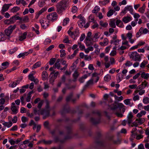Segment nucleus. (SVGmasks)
Wrapping results in <instances>:
<instances>
[{
  "mask_svg": "<svg viewBox=\"0 0 149 149\" xmlns=\"http://www.w3.org/2000/svg\"><path fill=\"white\" fill-rule=\"evenodd\" d=\"M99 74L96 72H95L92 75V78L91 79H93V80L95 82H97L99 79V77L98 76Z\"/></svg>",
  "mask_w": 149,
  "mask_h": 149,
  "instance_id": "obj_11",
  "label": "nucleus"
},
{
  "mask_svg": "<svg viewBox=\"0 0 149 149\" xmlns=\"http://www.w3.org/2000/svg\"><path fill=\"white\" fill-rule=\"evenodd\" d=\"M132 63L129 61H127L125 64V65L126 66L129 67L132 65Z\"/></svg>",
  "mask_w": 149,
  "mask_h": 149,
  "instance_id": "obj_58",
  "label": "nucleus"
},
{
  "mask_svg": "<svg viewBox=\"0 0 149 149\" xmlns=\"http://www.w3.org/2000/svg\"><path fill=\"white\" fill-rule=\"evenodd\" d=\"M5 35L7 36H9V27H8L7 29H5L4 31Z\"/></svg>",
  "mask_w": 149,
  "mask_h": 149,
  "instance_id": "obj_42",
  "label": "nucleus"
},
{
  "mask_svg": "<svg viewBox=\"0 0 149 149\" xmlns=\"http://www.w3.org/2000/svg\"><path fill=\"white\" fill-rule=\"evenodd\" d=\"M56 59L55 58H51L49 61V64L50 65H53L55 62Z\"/></svg>",
  "mask_w": 149,
  "mask_h": 149,
  "instance_id": "obj_48",
  "label": "nucleus"
},
{
  "mask_svg": "<svg viewBox=\"0 0 149 149\" xmlns=\"http://www.w3.org/2000/svg\"><path fill=\"white\" fill-rule=\"evenodd\" d=\"M62 64L63 65H65V66L63 68H60V70H65L68 66V64L66 63V61H63Z\"/></svg>",
  "mask_w": 149,
  "mask_h": 149,
  "instance_id": "obj_23",
  "label": "nucleus"
},
{
  "mask_svg": "<svg viewBox=\"0 0 149 149\" xmlns=\"http://www.w3.org/2000/svg\"><path fill=\"white\" fill-rule=\"evenodd\" d=\"M48 74L46 71H43L42 74V78L43 80L45 81L47 79Z\"/></svg>",
  "mask_w": 149,
  "mask_h": 149,
  "instance_id": "obj_16",
  "label": "nucleus"
},
{
  "mask_svg": "<svg viewBox=\"0 0 149 149\" xmlns=\"http://www.w3.org/2000/svg\"><path fill=\"white\" fill-rule=\"evenodd\" d=\"M141 77L144 79H148L149 78V74L146 73L145 72H142L141 74Z\"/></svg>",
  "mask_w": 149,
  "mask_h": 149,
  "instance_id": "obj_20",
  "label": "nucleus"
},
{
  "mask_svg": "<svg viewBox=\"0 0 149 149\" xmlns=\"http://www.w3.org/2000/svg\"><path fill=\"white\" fill-rule=\"evenodd\" d=\"M9 65V63L7 61H6L2 63L1 64V66L4 70L8 67Z\"/></svg>",
  "mask_w": 149,
  "mask_h": 149,
  "instance_id": "obj_27",
  "label": "nucleus"
},
{
  "mask_svg": "<svg viewBox=\"0 0 149 149\" xmlns=\"http://www.w3.org/2000/svg\"><path fill=\"white\" fill-rule=\"evenodd\" d=\"M116 104H114L113 107H112L111 109L112 110H114L117 108L118 107V106L117 105V103H116Z\"/></svg>",
  "mask_w": 149,
  "mask_h": 149,
  "instance_id": "obj_61",
  "label": "nucleus"
},
{
  "mask_svg": "<svg viewBox=\"0 0 149 149\" xmlns=\"http://www.w3.org/2000/svg\"><path fill=\"white\" fill-rule=\"evenodd\" d=\"M6 37L2 32H0V41H3L6 39Z\"/></svg>",
  "mask_w": 149,
  "mask_h": 149,
  "instance_id": "obj_28",
  "label": "nucleus"
},
{
  "mask_svg": "<svg viewBox=\"0 0 149 149\" xmlns=\"http://www.w3.org/2000/svg\"><path fill=\"white\" fill-rule=\"evenodd\" d=\"M93 79H91L90 80L88 81L86 84L85 85L86 87H87L88 86L92 85L93 84Z\"/></svg>",
  "mask_w": 149,
  "mask_h": 149,
  "instance_id": "obj_24",
  "label": "nucleus"
},
{
  "mask_svg": "<svg viewBox=\"0 0 149 149\" xmlns=\"http://www.w3.org/2000/svg\"><path fill=\"white\" fill-rule=\"evenodd\" d=\"M111 79V76L108 74L107 75L104 77V80L107 81H110Z\"/></svg>",
  "mask_w": 149,
  "mask_h": 149,
  "instance_id": "obj_43",
  "label": "nucleus"
},
{
  "mask_svg": "<svg viewBox=\"0 0 149 149\" xmlns=\"http://www.w3.org/2000/svg\"><path fill=\"white\" fill-rule=\"evenodd\" d=\"M9 8V4H4L2 8V9L1 11L2 14H4V13L7 11Z\"/></svg>",
  "mask_w": 149,
  "mask_h": 149,
  "instance_id": "obj_10",
  "label": "nucleus"
},
{
  "mask_svg": "<svg viewBox=\"0 0 149 149\" xmlns=\"http://www.w3.org/2000/svg\"><path fill=\"white\" fill-rule=\"evenodd\" d=\"M73 96V93H71L66 97V100L67 102H69L71 100V98Z\"/></svg>",
  "mask_w": 149,
  "mask_h": 149,
  "instance_id": "obj_39",
  "label": "nucleus"
},
{
  "mask_svg": "<svg viewBox=\"0 0 149 149\" xmlns=\"http://www.w3.org/2000/svg\"><path fill=\"white\" fill-rule=\"evenodd\" d=\"M42 27L44 29H46L49 26V21H48L45 19H42L40 20Z\"/></svg>",
  "mask_w": 149,
  "mask_h": 149,
  "instance_id": "obj_5",
  "label": "nucleus"
},
{
  "mask_svg": "<svg viewBox=\"0 0 149 149\" xmlns=\"http://www.w3.org/2000/svg\"><path fill=\"white\" fill-rule=\"evenodd\" d=\"M1 123H2V124L5 127H9V121L7 122H5L4 121L1 120Z\"/></svg>",
  "mask_w": 149,
  "mask_h": 149,
  "instance_id": "obj_36",
  "label": "nucleus"
},
{
  "mask_svg": "<svg viewBox=\"0 0 149 149\" xmlns=\"http://www.w3.org/2000/svg\"><path fill=\"white\" fill-rule=\"evenodd\" d=\"M136 120L138 121V123L141 124L144 122L145 119L143 118H139L138 119H136Z\"/></svg>",
  "mask_w": 149,
  "mask_h": 149,
  "instance_id": "obj_30",
  "label": "nucleus"
},
{
  "mask_svg": "<svg viewBox=\"0 0 149 149\" xmlns=\"http://www.w3.org/2000/svg\"><path fill=\"white\" fill-rule=\"evenodd\" d=\"M43 101H41L40 102L38 105V108H35L34 109V113L35 115L40 114L44 115L43 118L45 119L49 116L50 110L49 109H41V108L43 104Z\"/></svg>",
  "mask_w": 149,
  "mask_h": 149,
  "instance_id": "obj_1",
  "label": "nucleus"
},
{
  "mask_svg": "<svg viewBox=\"0 0 149 149\" xmlns=\"http://www.w3.org/2000/svg\"><path fill=\"white\" fill-rule=\"evenodd\" d=\"M74 39L77 37L79 34V31L77 29H76L74 32Z\"/></svg>",
  "mask_w": 149,
  "mask_h": 149,
  "instance_id": "obj_44",
  "label": "nucleus"
},
{
  "mask_svg": "<svg viewBox=\"0 0 149 149\" xmlns=\"http://www.w3.org/2000/svg\"><path fill=\"white\" fill-rule=\"evenodd\" d=\"M56 7L57 8L56 11L58 14H61L65 9L62 8L57 4L56 6Z\"/></svg>",
  "mask_w": 149,
  "mask_h": 149,
  "instance_id": "obj_13",
  "label": "nucleus"
},
{
  "mask_svg": "<svg viewBox=\"0 0 149 149\" xmlns=\"http://www.w3.org/2000/svg\"><path fill=\"white\" fill-rule=\"evenodd\" d=\"M19 8L17 6L13 7L11 10V11L13 13L16 12L19 10Z\"/></svg>",
  "mask_w": 149,
  "mask_h": 149,
  "instance_id": "obj_37",
  "label": "nucleus"
},
{
  "mask_svg": "<svg viewBox=\"0 0 149 149\" xmlns=\"http://www.w3.org/2000/svg\"><path fill=\"white\" fill-rule=\"evenodd\" d=\"M49 124V122L47 121L45 122L44 123V125L45 127L47 128H49V127H48Z\"/></svg>",
  "mask_w": 149,
  "mask_h": 149,
  "instance_id": "obj_62",
  "label": "nucleus"
},
{
  "mask_svg": "<svg viewBox=\"0 0 149 149\" xmlns=\"http://www.w3.org/2000/svg\"><path fill=\"white\" fill-rule=\"evenodd\" d=\"M78 51L79 49H78L75 50L73 54L71 55H68V56L67 57V59H73L76 56V54L78 53Z\"/></svg>",
  "mask_w": 149,
  "mask_h": 149,
  "instance_id": "obj_14",
  "label": "nucleus"
},
{
  "mask_svg": "<svg viewBox=\"0 0 149 149\" xmlns=\"http://www.w3.org/2000/svg\"><path fill=\"white\" fill-rule=\"evenodd\" d=\"M109 25L111 27L113 28H115L116 27L115 22L114 21H111Z\"/></svg>",
  "mask_w": 149,
  "mask_h": 149,
  "instance_id": "obj_53",
  "label": "nucleus"
},
{
  "mask_svg": "<svg viewBox=\"0 0 149 149\" xmlns=\"http://www.w3.org/2000/svg\"><path fill=\"white\" fill-rule=\"evenodd\" d=\"M41 65V63L40 62H38L35 63L33 66L32 69L34 70L37 68L39 67Z\"/></svg>",
  "mask_w": 149,
  "mask_h": 149,
  "instance_id": "obj_26",
  "label": "nucleus"
},
{
  "mask_svg": "<svg viewBox=\"0 0 149 149\" xmlns=\"http://www.w3.org/2000/svg\"><path fill=\"white\" fill-rule=\"evenodd\" d=\"M63 42L65 43H69V40L68 36H65V38L63 40Z\"/></svg>",
  "mask_w": 149,
  "mask_h": 149,
  "instance_id": "obj_56",
  "label": "nucleus"
},
{
  "mask_svg": "<svg viewBox=\"0 0 149 149\" xmlns=\"http://www.w3.org/2000/svg\"><path fill=\"white\" fill-rule=\"evenodd\" d=\"M146 113V112L144 111H141L140 113H138L136 116L138 117H140L143 115H145Z\"/></svg>",
  "mask_w": 149,
  "mask_h": 149,
  "instance_id": "obj_31",
  "label": "nucleus"
},
{
  "mask_svg": "<svg viewBox=\"0 0 149 149\" xmlns=\"http://www.w3.org/2000/svg\"><path fill=\"white\" fill-rule=\"evenodd\" d=\"M132 17L130 16H125L123 17L122 21L125 23H127L132 20Z\"/></svg>",
  "mask_w": 149,
  "mask_h": 149,
  "instance_id": "obj_15",
  "label": "nucleus"
},
{
  "mask_svg": "<svg viewBox=\"0 0 149 149\" xmlns=\"http://www.w3.org/2000/svg\"><path fill=\"white\" fill-rule=\"evenodd\" d=\"M133 116L132 112H130L127 117V121L129 124H130L133 121Z\"/></svg>",
  "mask_w": 149,
  "mask_h": 149,
  "instance_id": "obj_12",
  "label": "nucleus"
},
{
  "mask_svg": "<svg viewBox=\"0 0 149 149\" xmlns=\"http://www.w3.org/2000/svg\"><path fill=\"white\" fill-rule=\"evenodd\" d=\"M78 22L79 25V24H81L82 26H83V24L85 23V20L84 17L81 19Z\"/></svg>",
  "mask_w": 149,
  "mask_h": 149,
  "instance_id": "obj_40",
  "label": "nucleus"
},
{
  "mask_svg": "<svg viewBox=\"0 0 149 149\" xmlns=\"http://www.w3.org/2000/svg\"><path fill=\"white\" fill-rule=\"evenodd\" d=\"M79 75L78 72L77 71H75L73 74V77L74 79L73 80L74 81H76V79L78 77Z\"/></svg>",
  "mask_w": 149,
  "mask_h": 149,
  "instance_id": "obj_33",
  "label": "nucleus"
},
{
  "mask_svg": "<svg viewBox=\"0 0 149 149\" xmlns=\"http://www.w3.org/2000/svg\"><path fill=\"white\" fill-rule=\"evenodd\" d=\"M29 54L28 52H24L23 53H21L18 56V57L19 58H20L23 56H25V55L26 56Z\"/></svg>",
  "mask_w": 149,
  "mask_h": 149,
  "instance_id": "obj_35",
  "label": "nucleus"
},
{
  "mask_svg": "<svg viewBox=\"0 0 149 149\" xmlns=\"http://www.w3.org/2000/svg\"><path fill=\"white\" fill-rule=\"evenodd\" d=\"M133 10L132 6H129L125 8L124 10L122 11V13L125 14L127 11H129L131 14H132Z\"/></svg>",
  "mask_w": 149,
  "mask_h": 149,
  "instance_id": "obj_8",
  "label": "nucleus"
},
{
  "mask_svg": "<svg viewBox=\"0 0 149 149\" xmlns=\"http://www.w3.org/2000/svg\"><path fill=\"white\" fill-rule=\"evenodd\" d=\"M100 8L98 6H96L95 7L94 9L92 10V13H97L100 10Z\"/></svg>",
  "mask_w": 149,
  "mask_h": 149,
  "instance_id": "obj_34",
  "label": "nucleus"
},
{
  "mask_svg": "<svg viewBox=\"0 0 149 149\" xmlns=\"http://www.w3.org/2000/svg\"><path fill=\"white\" fill-rule=\"evenodd\" d=\"M129 87L131 89H134L136 88L137 87V85L136 84L130 85L129 86Z\"/></svg>",
  "mask_w": 149,
  "mask_h": 149,
  "instance_id": "obj_59",
  "label": "nucleus"
},
{
  "mask_svg": "<svg viewBox=\"0 0 149 149\" xmlns=\"http://www.w3.org/2000/svg\"><path fill=\"white\" fill-rule=\"evenodd\" d=\"M28 77L29 79L31 81H33V79H35L33 74H29L28 76Z\"/></svg>",
  "mask_w": 149,
  "mask_h": 149,
  "instance_id": "obj_57",
  "label": "nucleus"
},
{
  "mask_svg": "<svg viewBox=\"0 0 149 149\" xmlns=\"http://www.w3.org/2000/svg\"><path fill=\"white\" fill-rule=\"evenodd\" d=\"M21 120H22V121L24 123H25L26 122H27L28 121V119L27 118L25 117V116H22V117Z\"/></svg>",
  "mask_w": 149,
  "mask_h": 149,
  "instance_id": "obj_60",
  "label": "nucleus"
},
{
  "mask_svg": "<svg viewBox=\"0 0 149 149\" xmlns=\"http://www.w3.org/2000/svg\"><path fill=\"white\" fill-rule=\"evenodd\" d=\"M68 0H62L57 4L66 9L67 7V2Z\"/></svg>",
  "mask_w": 149,
  "mask_h": 149,
  "instance_id": "obj_7",
  "label": "nucleus"
},
{
  "mask_svg": "<svg viewBox=\"0 0 149 149\" xmlns=\"http://www.w3.org/2000/svg\"><path fill=\"white\" fill-rule=\"evenodd\" d=\"M16 28V25H14L13 26H10V34Z\"/></svg>",
  "mask_w": 149,
  "mask_h": 149,
  "instance_id": "obj_55",
  "label": "nucleus"
},
{
  "mask_svg": "<svg viewBox=\"0 0 149 149\" xmlns=\"http://www.w3.org/2000/svg\"><path fill=\"white\" fill-rule=\"evenodd\" d=\"M29 20V18L27 16H25L24 18L23 19H22V20L23 22H28Z\"/></svg>",
  "mask_w": 149,
  "mask_h": 149,
  "instance_id": "obj_52",
  "label": "nucleus"
},
{
  "mask_svg": "<svg viewBox=\"0 0 149 149\" xmlns=\"http://www.w3.org/2000/svg\"><path fill=\"white\" fill-rule=\"evenodd\" d=\"M11 110L13 114H16L18 112L17 108L15 106H11Z\"/></svg>",
  "mask_w": 149,
  "mask_h": 149,
  "instance_id": "obj_22",
  "label": "nucleus"
},
{
  "mask_svg": "<svg viewBox=\"0 0 149 149\" xmlns=\"http://www.w3.org/2000/svg\"><path fill=\"white\" fill-rule=\"evenodd\" d=\"M78 8L75 6H73L72 9V12L73 13H76L77 11Z\"/></svg>",
  "mask_w": 149,
  "mask_h": 149,
  "instance_id": "obj_50",
  "label": "nucleus"
},
{
  "mask_svg": "<svg viewBox=\"0 0 149 149\" xmlns=\"http://www.w3.org/2000/svg\"><path fill=\"white\" fill-rule=\"evenodd\" d=\"M146 8V6L145 4L143 5V6L140 8L139 10V11L140 13H144L145 11V9Z\"/></svg>",
  "mask_w": 149,
  "mask_h": 149,
  "instance_id": "obj_32",
  "label": "nucleus"
},
{
  "mask_svg": "<svg viewBox=\"0 0 149 149\" xmlns=\"http://www.w3.org/2000/svg\"><path fill=\"white\" fill-rule=\"evenodd\" d=\"M108 39L107 38H105L104 40V41L100 42V44L102 46L106 45L108 44Z\"/></svg>",
  "mask_w": 149,
  "mask_h": 149,
  "instance_id": "obj_25",
  "label": "nucleus"
},
{
  "mask_svg": "<svg viewBox=\"0 0 149 149\" xmlns=\"http://www.w3.org/2000/svg\"><path fill=\"white\" fill-rule=\"evenodd\" d=\"M85 40L86 44L87 46L92 45L93 42L96 41V40H94L93 38H92L91 37H86Z\"/></svg>",
  "mask_w": 149,
  "mask_h": 149,
  "instance_id": "obj_4",
  "label": "nucleus"
},
{
  "mask_svg": "<svg viewBox=\"0 0 149 149\" xmlns=\"http://www.w3.org/2000/svg\"><path fill=\"white\" fill-rule=\"evenodd\" d=\"M93 50V47L90 46L86 49H85L84 51L86 53H88L90 51H92Z\"/></svg>",
  "mask_w": 149,
  "mask_h": 149,
  "instance_id": "obj_29",
  "label": "nucleus"
},
{
  "mask_svg": "<svg viewBox=\"0 0 149 149\" xmlns=\"http://www.w3.org/2000/svg\"><path fill=\"white\" fill-rule=\"evenodd\" d=\"M87 74H85L79 79V81L80 83H83L84 82L85 79L88 77Z\"/></svg>",
  "mask_w": 149,
  "mask_h": 149,
  "instance_id": "obj_18",
  "label": "nucleus"
},
{
  "mask_svg": "<svg viewBox=\"0 0 149 149\" xmlns=\"http://www.w3.org/2000/svg\"><path fill=\"white\" fill-rule=\"evenodd\" d=\"M27 34V32H25L24 33L21 34L19 37V40L20 41H22L25 39Z\"/></svg>",
  "mask_w": 149,
  "mask_h": 149,
  "instance_id": "obj_21",
  "label": "nucleus"
},
{
  "mask_svg": "<svg viewBox=\"0 0 149 149\" xmlns=\"http://www.w3.org/2000/svg\"><path fill=\"white\" fill-rule=\"evenodd\" d=\"M69 21V19L68 18H65L63 21V26L66 25Z\"/></svg>",
  "mask_w": 149,
  "mask_h": 149,
  "instance_id": "obj_41",
  "label": "nucleus"
},
{
  "mask_svg": "<svg viewBox=\"0 0 149 149\" xmlns=\"http://www.w3.org/2000/svg\"><path fill=\"white\" fill-rule=\"evenodd\" d=\"M115 12V11L113 10H110L107 13V15L108 17H110L112 15L113 13Z\"/></svg>",
  "mask_w": 149,
  "mask_h": 149,
  "instance_id": "obj_45",
  "label": "nucleus"
},
{
  "mask_svg": "<svg viewBox=\"0 0 149 149\" xmlns=\"http://www.w3.org/2000/svg\"><path fill=\"white\" fill-rule=\"evenodd\" d=\"M97 113L99 116L97 118L95 119L93 118H91V121L94 124H96L99 123L100 122V113L99 112Z\"/></svg>",
  "mask_w": 149,
  "mask_h": 149,
  "instance_id": "obj_6",
  "label": "nucleus"
},
{
  "mask_svg": "<svg viewBox=\"0 0 149 149\" xmlns=\"http://www.w3.org/2000/svg\"><path fill=\"white\" fill-rule=\"evenodd\" d=\"M22 20V18L19 16L14 15L10 18V24H13L15 22L16 20Z\"/></svg>",
  "mask_w": 149,
  "mask_h": 149,
  "instance_id": "obj_9",
  "label": "nucleus"
},
{
  "mask_svg": "<svg viewBox=\"0 0 149 149\" xmlns=\"http://www.w3.org/2000/svg\"><path fill=\"white\" fill-rule=\"evenodd\" d=\"M85 34L83 33L82 34L80 38V41H82L85 38Z\"/></svg>",
  "mask_w": 149,
  "mask_h": 149,
  "instance_id": "obj_64",
  "label": "nucleus"
},
{
  "mask_svg": "<svg viewBox=\"0 0 149 149\" xmlns=\"http://www.w3.org/2000/svg\"><path fill=\"white\" fill-rule=\"evenodd\" d=\"M100 25L103 27H106L108 25V23L107 22H104L102 21H100Z\"/></svg>",
  "mask_w": 149,
  "mask_h": 149,
  "instance_id": "obj_49",
  "label": "nucleus"
},
{
  "mask_svg": "<svg viewBox=\"0 0 149 149\" xmlns=\"http://www.w3.org/2000/svg\"><path fill=\"white\" fill-rule=\"evenodd\" d=\"M60 51L61 53L60 56L61 57H62L64 56H65L66 55V53L65 52V51L64 50L62 49H61Z\"/></svg>",
  "mask_w": 149,
  "mask_h": 149,
  "instance_id": "obj_46",
  "label": "nucleus"
},
{
  "mask_svg": "<svg viewBox=\"0 0 149 149\" xmlns=\"http://www.w3.org/2000/svg\"><path fill=\"white\" fill-rule=\"evenodd\" d=\"M117 75V77L116 80L118 81V82H119L121 81L122 79H123V75L120 73H118Z\"/></svg>",
  "mask_w": 149,
  "mask_h": 149,
  "instance_id": "obj_19",
  "label": "nucleus"
},
{
  "mask_svg": "<svg viewBox=\"0 0 149 149\" xmlns=\"http://www.w3.org/2000/svg\"><path fill=\"white\" fill-rule=\"evenodd\" d=\"M84 59L86 60H91L92 59V58L91 56H88L87 55L85 56Z\"/></svg>",
  "mask_w": 149,
  "mask_h": 149,
  "instance_id": "obj_63",
  "label": "nucleus"
},
{
  "mask_svg": "<svg viewBox=\"0 0 149 149\" xmlns=\"http://www.w3.org/2000/svg\"><path fill=\"white\" fill-rule=\"evenodd\" d=\"M130 58L135 61H139L141 60V56L136 52H132L130 55Z\"/></svg>",
  "mask_w": 149,
  "mask_h": 149,
  "instance_id": "obj_2",
  "label": "nucleus"
},
{
  "mask_svg": "<svg viewBox=\"0 0 149 149\" xmlns=\"http://www.w3.org/2000/svg\"><path fill=\"white\" fill-rule=\"evenodd\" d=\"M148 62L143 61L141 64L140 67L141 68H144L145 65L148 63Z\"/></svg>",
  "mask_w": 149,
  "mask_h": 149,
  "instance_id": "obj_51",
  "label": "nucleus"
},
{
  "mask_svg": "<svg viewBox=\"0 0 149 149\" xmlns=\"http://www.w3.org/2000/svg\"><path fill=\"white\" fill-rule=\"evenodd\" d=\"M131 100V99H127L125 100L124 101V103L126 105H130L131 104L130 103V100Z\"/></svg>",
  "mask_w": 149,
  "mask_h": 149,
  "instance_id": "obj_47",
  "label": "nucleus"
},
{
  "mask_svg": "<svg viewBox=\"0 0 149 149\" xmlns=\"http://www.w3.org/2000/svg\"><path fill=\"white\" fill-rule=\"evenodd\" d=\"M58 17V15L56 12L51 13L47 15V18L49 21L53 22L54 20H56Z\"/></svg>",
  "mask_w": 149,
  "mask_h": 149,
  "instance_id": "obj_3",
  "label": "nucleus"
},
{
  "mask_svg": "<svg viewBox=\"0 0 149 149\" xmlns=\"http://www.w3.org/2000/svg\"><path fill=\"white\" fill-rule=\"evenodd\" d=\"M116 24L117 26L121 28H123L124 26L123 22L120 19H118L116 21Z\"/></svg>",
  "mask_w": 149,
  "mask_h": 149,
  "instance_id": "obj_17",
  "label": "nucleus"
},
{
  "mask_svg": "<svg viewBox=\"0 0 149 149\" xmlns=\"http://www.w3.org/2000/svg\"><path fill=\"white\" fill-rule=\"evenodd\" d=\"M47 10V8H42L40 10L38 11L37 13L38 14L40 15L44 11Z\"/></svg>",
  "mask_w": 149,
  "mask_h": 149,
  "instance_id": "obj_54",
  "label": "nucleus"
},
{
  "mask_svg": "<svg viewBox=\"0 0 149 149\" xmlns=\"http://www.w3.org/2000/svg\"><path fill=\"white\" fill-rule=\"evenodd\" d=\"M143 102L145 104H147L149 103V98L148 97H144L143 100Z\"/></svg>",
  "mask_w": 149,
  "mask_h": 149,
  "instance_id": "obj_38",
  "label": "nucleus"
}]
</instances>
